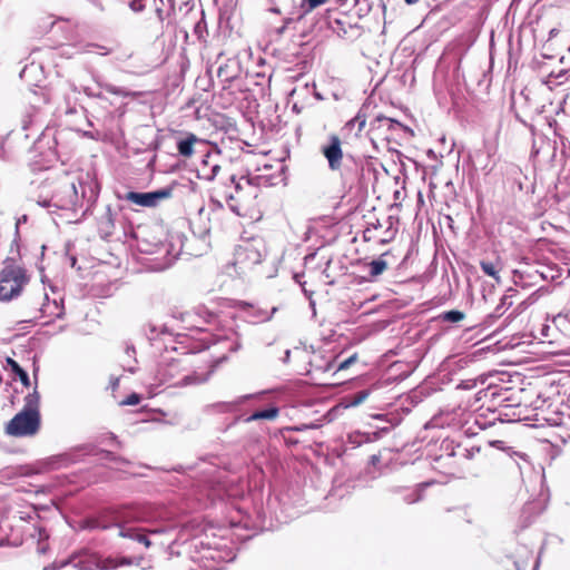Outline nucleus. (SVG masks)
Listing matches in <instances>:
<instances>
[{
    "instance_id": "obj_1",
    "label": "nucleus",
    "mask_w": 570,
    "mask_h": 570,
    "mask_svg": "<svg viewBox=\"0 0 570 570\" xmlns=\"http://www.w3.org/2000/svg\"><path fill=\"white\" fill-rule=\"evenodd\" d=\"M199 173L200 177L206 180L218 181L222 188L220 195L238 216L252 217L257 210L258 187L248 178L240 177L236 180V175L232 173L229 166L214 163L210 156L203 160Z\"/></svg>"
},
{
    "instance_id": "obj_2",
    "label": "nucleus",
    "mask_w": 570,
    "mask_h": 570,
    "mask_svg": "<svg viewBox=\"0 0 570 570\" xmlns=\"http://www.w3.org/2000/svg\"><path fill=\"white\" fill-rule=\"evenodd\" d=\"M79 528L81 530H115L119 538L142 543L146 548L151 547V541L147 538L142 529L132 524L130 513L126 509L105 511L97 517L81 520Z\"/></svg>"
},
{
    "instance_id": "obj_3",
    "label": "nucleus",
    "mask_w": 570,
    "mask_h": 570,
    "mask_svg": "<svg viewBox=\"0 0 570 570\" xmlns=\"http://www.w3.org/2000/svg\"><path fill=\"white\" fill-rule=\"evenodd\" d=\"M206 371L195 372L193 374L183 375L178 379L181 371L179 360H171L168 363L159 364L156 370L155 385L168 384L169 387L179 385H197L205 383L209 375L214 372L217 362L206 360Z\"/></svg>"
},
{
    "instance_id": "obj_4",
    "label": "nucleus",
    "mask_w": 570,
    "mask_h": 570,
    "mask_svg": "<svg viewBox=\"0 0 570 570\" xmlns=\"http://www.w3.org/2000/svg\"><path fill=\"white\" fill-rule=\"evenodd\" d=\"M40 394H27L23 409L7 424L6 432L12 436H32L40 428Z\"/></svg>"
},
{
    "instance_id": "obj_5",
    "label": "nucleus",
    "mask_w": 570,
    "mask_h": 570,
    "mask_svg": "<svg viewBox=\"0 0 570 570\" xmlns=\"http://www.w3.org/2000/svg\"><path fill=\"white\" fill-rule=\"evenodd\" d=\"M27 281L20 267L6 266L0 272V301H9L18 296Z\"/></svg>"
},
{
    "instance_id": "obj_6",
    "label": "nucleus",
    "mask_w": 570,
    "mask_h": 570,
    "mask_svg": "<svg viewBox=\"0 0 570 570\" xmlns=\"http://www.w3.org/2000/svg\"><path fill=\"white\" fill-rule=\"evenodd\" d=\"M396 233L397 228L393 226L391 216L383 220L376 218L375 222L367 223V227L363 232V239L384 245L392 242Z\"/></svg>"
},
{
    "instance_id": "obj_7",
    "label": "nucleus",
    "mask_w": 570,
    "mask_h": 570,
    "mask_svg": "<svg viewBox=\"0 0 570 570\" xmlns=\"http://www.w3.org/2000/svg\"><path fill=\"white\" fill-rule=\"evenodd\" d=\"M173 190V187H166L149 193L128 191L124 199L141 207H155L161 200L170 198Z\"/></svg>"
},
{
    "instance_id": "obj_8",
    "label": "nucleus",
    "mask_w": 570,
    "mask_h": 570,
    "mask_svg": "<svg viewBox=\"0 0 570 570\" xmlns=\"http://www.w3.org/2000/svg\"><path fill=\"white\" fill-rule=\"evenodd\" d=\"M322 155L328 163V168L332 171H338L343 165V149L342 140L336 134L328 136L327 142L321 148Z\"/></svg>"
},
{
    "instance_id": "obj_9",
    "label": "nucleus",
    "mask_w": 570,
    "mask_h": 570,
    "mask_svg": "<svg viewBox=\"0 0 570 570\" xmlns=\"http://www.w3.org/2000/svg\"><path fill=\"white\" fill-rule=\"evenodd\" d=\"M367 395L368 394H356V396H354L351 400H343L341 403H338L337 405L333 406L330 411H327V413L325 414L326 420L328 422L334 421L340 415L342 410L362 404Z\"/></svg>"
},
{
    "instance_id": "obj_10",
    "label": "nucleus",
    "mask_w": 570,
    "mask_h": 570,
    "mask_svg": "<svg viewBox=\"0 0 570 570\" xmlns=\"http://www.w3.org/2000/svg\"><path fill=\"white\" fill-rule=\"evenodd\" d=\"M198 138L195 134L188 132L186 136L177 141V150L180 156L189 158L194 154V146Z\"/></svg>"
},
{
    "instance_id": "obj_11",
    "label": "nucleus",
    "mask_w": 570,
    "mask_h": 570,
    "mask_svg": "<svg viewBox=\"0 0 570 570\" xmlns=\"http://www.w3.org/2000/svg\"><path fill=\"white\" fill-rule=\"evenodd\" d=\"M480 267L485 275L495 279L497 283L501 282L500 281V272L502 271L503 267H502V263L500 259H497L494 262L481 261Z\"/></svg>"
},
{
    "instance_id": "obj_12",
    "label": "nucleus",
    "mask_w": 570,
    "mask_h": 570,
    "mask_svg": "<svg viewBox=\"0 0 570 570\" xmlns=\"http://www.w3.org/2000/svg\"><path fill=\"white\" fill-rule=\"evenodd\" d=\"M279 414V409L277 406H269L264 410H257L252 415L245 419V422H252L257 420H275Z\"/></svg>"
},
{
    "instance_id": "obj_13",
    "label": "nucleus",
    "mask_w": 570,
    "mask_h": 570,
    "mask_svg": "<svg viewBox=\"0 0 570 570\" xmlns=\"http://www.w3.org/2000/svg\"><path fill=\"white\" fill-rule=\"evenodd\" d=\"M130 381V376L126 375L124 373L121 374H110L109 376V383L106 386L107 390L116 391L120 387L122 389H129L131 387L129 384H127Z\"/></svg>"
},
{
    "instance_id": "obj_14",
    "label": "nucleus",
    "mask_w": 570,
    "mask_h": 570,
    "mask_svg": "<svg viewBox=\"0 0 570 570\" xmlns=\"http://www.w3.org/2000/svg\"><path fill=\"white\" fill-rule=\"evenodd\" d=\"M55 24L51 17H39L33 22V31L38 35L47 33Z\"/></svg>"
},
{
    "instance_id": "obj_15",
    "label": "nucleus",
    "mask_w": 570,
    "mask_h": 570,
    "mask_svg": "<svg viewBox=\"0 0 570 570\" xmlns=\"http://www.w3.org/2000/svg\"><path fill=\"white\" fill-rule=\"evenodd\" d=\"M522 175V169L520 166L515 164H510L505 168V176L508 179H512L514 184H517L518 189L521 191L523 189L522 181L520 180V176Z\"/></svg>"
},
{
    "instance_id": "obj_16",
    "label": "nucleus",
    "mask_w": 570,
    "mask_h": 570,
    "mask_svg": "<svg viewBox=\"0 0 570 570\" xmlns=\"http://www.w3.org/2000/svg\"><path fill=\"white\" fill-rule=\"evenodd\" d=\"M330 0H303L299 4V17L307 16L316 8L327 3Z\"/></svg>"
},
{
    "instance_id": "obj_17",
    "label": "nucleus",
    "mask_w": 570,
    "mask_h": 570,
    "mask_svg": "<svg viewBox=\"0 0 570 570\" xmlns=\"http://www.w3.org/2000/svg\"><path fill=\"white\" fill-rule=\"evenodd\" d=\"M399 125L400 124L392 118L385 116H377L375 120L372 122V129L386 128L389 130H393Z\"/></svg>"
},
{
    "instance_id": "obj_18",
    "label": "nucleus",
    "mask_w": 570,
    "mask_h": 570,
    "mask_svg": "<svg viewBox=\"0 0 570 570\" xmlns=\"http://www.w3.org/2000/svg\"><path fill=\"white\" fill-rule=\"evenodd\" d=\"M370 267H371V271H370L371 275L379 276L386 269L387 264L383 259H375L370 263Z\"/></svg>"
},
{
    "instance_id": "obj_19",
    "label": "nucleus",
    "mask_w": 570,
    "mask_h": 570,
    "mask_svg": "<svg viewBox=\"0 0 570 570\" xmlns=\"http://www.w3.org/2000/svg\"><path fill=\"white\" fill-rule=\"evenodd\" d=\"M463 318H464V313L461 311H449L443 314V320L451 322V323L461 322Z\"/></svg>"
},
{
    "instance_id": "obj_20",
    "label": "nucleus",
    "mask_w": 570,
    "mask_h": 570,
    "mask_svg": "<svg viewBox=\"0 0 570 570\" xmlns=\"http://www.w3.org/2000/svg\"><path fill=\"white\" fill-rule=\"evenodd\" d=\"M119 567L118 560L114 558H107L98 563V568L101 570H114Z\"/></svg>"
},
{
    "instance_id": "obj_21",
    "label": "nucleus",
    "mask_w": 570,
    "mask_h": 570,
    "mask_svg": "<svg viewBox=\"0 0 570 570\" xmlns=\"http://www.w3.org/2000/svg\"><path fill=\"white\" fill-rule=\"evenodd\" d=\"M204 31H206V21L205 19H200L196 24H195V28H194V33L197 36V38L199 40H204L205 41V38H204Z\"/></svg>"
},
{
    "instance_id": "obj_22",
    "label": "nucleus",
    "mask_w": 570,
    "mask_h": 570,
    "mask_svg": "<svg viewBox=\"0 0 570 570\" xmlns=\"http://www.w3.org/2000/svg\"><path fill=\"white\" fill-rule=\"evenodd\" d=\"M139 402H140L139 394H129V396H127L126 399L118 401V404L120 406L137 405Z\"/></svg>"
},
{
    "instance_id": "obj_23",
    "label": "nucleus",
    "mask_w": 570,
    "mask_h": 570,
    "mask_svg": "<svg viewBox=\"0 0 570 570\" xmlns=\"http://www.w3.org/2000/svg\"><path fill=\"white\" fill-rule=\"evenodd\" d=\"M12 365L23 386L29 387L30 383L28 374L22 368H20L17 363L12 362Z\"/></svg>"
},
{
    "instance_id": "obj_24",
    "label": "nucleus",
    "mask_w": 570,
    "mask_h": 570,
    "mask_svg": "<svg viewBox=\"0 0 570 570\" xmlns=\"http://www.w3.org/2000/svg\"><path fill=\"white\" fill-rule=\"evenodd\" d=\"M217 76L226 82H230L235 78V76L228 73V65L220 66Z\"/></svg>"
},
{
    "instance_id": "obj_25",
    "label": "nucleus",
    "mask_w": 570,
    "mask_h": 570,
    "mask_svg": "<svg viewBox=\"0 0 570 570\" xmlns=\"http://www.w3.org/2000/svg\"><path fill=\"white\" fill-rule=\"evenodd\" d=\"M357 358H358L357 354L354 353L353 355H351L346 360H344V361L338 363L337 371H343V370L348 368L352 364H354L357 361Z\"/></svg>"
},
{
    "instance_id": "obj_26",
    "label": "nucleus",
    "mask_w": 570,
    "mask_h": 570,
    "mask_svg": "<svg viewBox=\"0 0 570 570\" xmlns=\"http://www.w3.org/2000/svg\"><path fill=\"white\" fill-rule=\"evenodd\" d=\"M102 453L105 455V459L108 460V461L117 462V463H121V464H128L129 463L128 460H126L124 458L116 456L112 452L102 451Z\"/></svg>"
},
{
    "instance_id": "obj_27",
    "label": "nucleus",
    "mask_w": 570,
    "mask_h": 570,
    "mask_svg": "<svg viewBox=\"0 0 570 570\" xmlns=\"http://www.w3.org/2000/svg\"><path fill=\"white\" fill-rule=\"evenodd\" d=\"M365 116L356 115L352 120L347 122V126H354L355 124H358V130L361 131L363 127L365 126Z\"/></svg>"
},
{
    "instance_id": "obj_28",
    "label": "nucleus",
    "mask_w": 570,
    "mask_h": 570,
    "mask_svg": "<svg viewBox=\"0 0 570 570\" xmlns=\"http://www.w3.org/2000/svg\"><path fill=\"white\" fill-rule=\"evenodd\" d=\"M129 7L131 8L132 11L140 12L144 10L145 4H144L142 0H131L129 3Z\"/></svg>"
},
{
    "instance_id": "obj_29",
    "label": "nucleus",
    "mask_w": 570,
    "mask_h": 570,
    "mask_svg": "<svg viewBox=\"0 0 570 570\" xmlns=\"http://www.w3.org/2000/svg\"><path fill=\"white\" fill-rule=\"evenodd\" d=\"M66 193H68L69 196V203L72 204L73 200L77 198V193L73 184H69L66 186Z\"/></svg>"
},
{
    "instance_id": "obj_30",
    "label": "nucleus",
    "mask_w": 570,
    "mask_h": 570,
    "mask_svg": "<svg viewBox=\"0 0 570 570\" xmlns=\"http://www.w3.org/2000/svg\"><path fill=\"white\" fill-rule=\"evenodd\" d=\"M117 560H118L119 567L120 566H130L132 563L131 559L127 558V557H122V558L117 559Z\"/></svg>"
},
{
    "instance_id": "obj_31",
    "label": "nucleus",
    "mask_w": 570,
    "mask_h": 570,
    "mask_svg": "<svg viewBox=\"0 0 570 570\" xmlns=\"http://www.w3.org/2000/svg\"><path fill=\"white\" fill-rule=\"evenodd\" d=\"M494 386H497V384H495L493 381H491V382L488 384V386H487V387L481 389L479 392H484V390H491V389H493Z\"/></svg>"
},
{
    "instance_id": "obj_32",
    "label": "nucleus",
    "mask_w": 570,
    "mask_h": 570,
    "mask_svg": "<svg viewBox=\"0 0 570 570\" xmlns=\"http://www.w3.org/2000/svg\"><path fill=\"white\" fill-rule=\"evenodd\" d=\"M510 390V386H500L495 392H509Z\"/></svg>"
},
{
    "instance_id": "obj_33",
    "label": "nucleus",
    "mask_w": 570,
    "mask_h": 570,
    "mask_svg": "<svg viewBox=\"0 0 570 570\" xmlns=\"http://www.w3.org/2000/svg\"><path fill=\"white\" fill-rule=\"evenodd\" d=\"M503 444V441H493L491 442V445L495 446V448H501V445Z\"/></svg>"
},
{
    "instance_id": "obj_34",
    "label": "nucleus",
    "mask_w": 570,
    "mask_h": 570,
    "mask_svg": "<svg viewBox=\"0 0 570 570\" xmlns=\"http://www.w3.org/2000/svg\"><path fill=\"white\" fill-rule=\"evenodd\" d=\"M420 0H404V2L407 4V6H414L419 2Z\"/></svg>"
},
{
    "instance_id": "obj_35",
    "label": "nucleus",
    "mask_w": 570,
    "mask_h": 570,
    "mask_svg": "<svg viewBox=\"0 0 570 570\" xmlns=\"http://www.w3.org/2000/svg\"><path fill=\"white\" fill-rule=\"evenodd\" d=\"M503 401L507 402L505 406H512V404L510 403V402H512L511 397H507Z\"/></svg>"
},
{
    "instance_id": "obj_36",
    "label": "nucleus",
    "mask_w": 570,
    "mask_h": 570,
    "mask_svg": "<svg viewBox=\"0 0 570 570\" xmlns=\"http://www.w3.org/2000/svg\"><path fill=\"white\" fill-rule=\"evenodd\" d=\"M110 440H112L117 445H120V441H117L116 436L114 434L110 435Z\"/></svg>"
},
{
    "instance_id": "obj_37",
    "label": "nucleus",
    "mask_w": 570,
    "mask_h": 570,
    "mask_svg": "<svg viewBox=\"0 0 570 570\" xmlns=\"http://www.w3.org/2000/svg\"><path fill=\"white\" fill-rule=\"evenodd\" d=\"M148 532L149 533H160V532H163V530L154 529V530H149Z\"/></svg>"
},
{
    "instance_id": "obj_38",
    "label": "nucleus",
    "mask_w": 570,
    "mask_h": 570,
    "mask_svg": "<svg viewBox=\"0 0 570 570\" xmlns=\"http://www.w3.org/2000/svg\"><path fill=\"white\" fill-rule=\"evenodd\" d=\"M419 500V495H415L413 499H411L410 501H407L409 503H413V502H416Z\"/></svg>"
},
{
    "instance_id": "obj_39",
    "label": "nucleus",
    "mask_w": 570,
    "mask_h": 570,
    "mask_svg": "<svg viewBox=\"0 0 570 570\" xmlns=\"http://www.w3.org/2000/svg\"><path fill=\"white\" fill-rule=\"evenodd\" d=\"M548 328H549V326H544V327H543V330H542V334H543V336H547V333H544V330H548Z\"/></svg>"
},
{
    "instance_id": "obj_40",
    "label": "nucleus",
    "mask_w": 570,
    "mask_h": 570,
    "mask_svg": "<svg viewBox=\"0 0 570 570\" xmlns=\"http://www.w3.org/2000/svg\"><path fill=\"white\" fill-rule=\"evenodd\" d=\"M373 462H376L377 458L375 455L372 456Z\"/></svg>"
}]
</instances>
